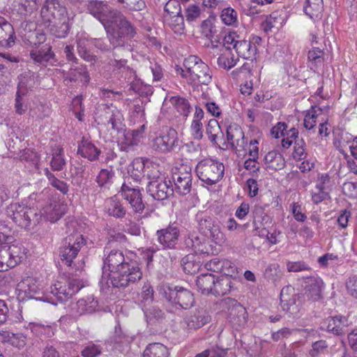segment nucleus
<instances>
[{"instance_id": "nucleus-1", "label": "nucleus", "mask_w": 357, "mask_h": 357, "mask_svg": "<svg viewBox=\"0 0 357 357\" xmlns=\"http://www.w3.org/2000/svg\"><path fill=\"white\" fill-rule=\"evenodd\" d=\"M86 8L87 12L102 24L114 47H125L136 36V27L107 1L90 0Z\"/></svg>"}, {"instance_id": "nucleus-2", "label": "nucleus", "mask_w": 357, "mask_h": 357, "mask_svg": "<svg viewBox=\"0 0 357 357\" xmlns=\"http://www.w3.org/2000/svg\"><path fill=\"white\" fill-rule=\"evenodd\" d=\"M142 278V272L137 262L132 259L119 271L105 273L104 277H101L100 285L102 291L107 293L110 287L125 288Z\"/></svg>"}, {"instance_id": "nucleus-3", "label": "nucleus", "mask_w": 357, "mask_h": 357, "mask_svg": "<svg viewBox=\"0 0 357 357\" xmlns=\"http://www.w3.org/2000/svg\"><path fill=\"white\" fill-rule=\"evenodd\" d=\"M183 68H177L176 73L193 86L208 85L212 82V72L199 57L190 55L183 61Z\"/></svg>"}, {"instance_id": "nucleus-4", "label": "nucleus", "mask_w": 357, "mask_h": 357, "mask_svg": "<svg viewBox=\"0 0 357 357\" xmlns=\"http://www.w3.org/2000/svg\"><path fill=\"white\" fill-rule=\"evenodd\" d=\"M6 214L16 225L24 229L29 228L32 224H38L42 220V215L37 208L17 203L10 204L6 208Z\"/></svg>"}, {"instance_id": "nucleus-5", "label": "nucleus", "mask_w": 357, "mask_h": 357, "mask_svg": "<svg viewBox=\"0 0 357 357\" xmlns=\"http://www.w3.org/2000/svg\"><path fill=\"white\" fill-rule=\"evenodd\" d=\"M198 178L204 183L212 185L220 181L224 176L225 166L222 162L207 158L201 160L195 167Z\"/></svg>"}, {"instance_id": "nucleus-6", "label": "nucleus", "mask_w": 357, "mask_h": 357, "mask_svg": "<svg viewBox=\"0 0 357 357\" xmlns=\"http://www.w3.org/2000/svg\"><path fill=\"white\" fill-rule=\"evenodd\" d=\"M65 237L59 248V257L61 261L68 266H72L73 260L77 256L81 248L85 245L86 241L82 234L77 231L70 232Z\"/></svg>"}, {"instance_id": "nucleus-7", "label": "nucleus", "mask_w": 357, "mask_h": 357, "mask_svg": "<svg viewBox=\"0 0 357 357\" xmlns=\"http://www.w3.org/2000/svg\"><path fill=\"white\" fill-rule=\"evenodd\" d=\"M86 285V281L77 277L61 278L50 287V293L59 301L65 302Z\"/></svg>"}, {"instance_id": "nucleus-8", "label": "nucleus", "mask_w": 357, "mask_h": 357, "mask_svg": "<svg viewBox=\"0 0 357 357\" xmlns=\"http://www.w3.org/2000/svg\"><path fill=\"white\" fill-rule=\"evenodd\" d=\"M27 249L20 243L5 244L0 250V271H7L26 259Z\"/></svg>"}, {"instance_id": "nucleus-9", "label": "nucleus", "mask_w": 357, "mask_h": 357, "mask_svg": "<svg viewBox=\"0 0 357 357\" xmlns=\"http://www.w3.org/2000/svg\"><path fill=\"white\" fill-rule=\"evenodd\" d=\"M223 45L227 50L234 49L238 56L244 59L254 60L257 53V47L250 40L242 39L236 32H229L223 38Z\"/></svg>"}, {"instance_id": "nucleus-10", "label": "nucleus", "mask_w": 357, "mask_h": 357, "mask_svg": "<svg viewBox=\"0 0 357 357\" xmlns=\"http://www.w3.org/2000/svg\"><path fill=\"white\" fill-rule=\"evenodd\" d=\"M177 132L172 128H163L152 140L151 147L157 152L167 153L172 152L178 146Z\"/></svg>"}, {"instance_id": "nucleus-11", "label": "nucleus", "mask_w": 357, "mask_h": 357, "mask_svg": "<svg viewBox=\"0 0 357 357\" xmlns=\"http://www.w3.org/2000/svg\"><path fill=\"white\" fill-rule=\"evenodd\" d=\"M131 259L130 257L125 255L121 250L105 248L102 277H104L105 273H109L123 268V266Z\"/></svg>"}, {"instance_id": "nucleus-12", "label": "nucleus", "mask_w": 357, "mask_h": 357, "mask_svg": "<svg viewBox=\"0 0 357 357\" xmlns=\"http://www.w3.org/2000/svg\"><path fill=\"white\" fill-rule=\"evenodd\" d=\"M172 178L175 186V191L179 195H185L190 192L192 186L191 167L182 164L172 169Z\"/></svg>"}, {"instance_id": "nucleus-13", "label": "nucleus", "mask_w": 357, "mask_h": 357, "mask_svg": "<svg viewBox=\"0 0 357 357\" xmlns=\"http://www.w3.org/2000/svg\"><path fill=\"white\" fill-rule=\"evenodd\" d=\"M119 193L129 203L135 213L140 215L143 213L145 205L142 201V192L139 188L124 183Z\"/></svg>"}, {"instance_id": "nucleus-14", "label": "nucleus", "mask_w": 357, "mask_h": 357, "mask_svg": "<svg viewBox=\"0 0 357 357\" xmlns=\"http://www.w3.org/2000/svg\"><path fill=\"white\" fill-rule=\"evenodd\" d=\"M144 125L136 130H124L118 140L119 150L127 153L133 151L144 138Z\"/></svg>"}, {"instance_id": "nucleus-15", "label": "nucleus", "mask_w": 357, "mask_h": 357, "mask_svg": "<svg viewBox=\"0 0 357 357\" xmlns=\"http://www.w3.org/2000/svg\"><path fill=\"white\" fill-rule=\"evenodd\" d=\"M41 17L47 26L51 25L54 20L68 16L67 9L61 5L59 0H46L41 8Z\"/></svg>"}, {"instance_id": "nucleus-16", "label": "nucleus", "mask_w": 357, "mask_h": 357, "mask_svg": "<svg viewBox=\"0 0 357 357\" xmlns=\"http://www.w3.org/2000/svg\"><path fill=\"white\" fill-rule=\"evenodd\" d=\"M165 294L169 301L178 305L183 309L190 308L195 303L193 294L183 287H176L174 289L168 288Z\"/></svg>"}, {"instance_id": "nucleus-17", "label": "nucleus", "mask_w": 357, "mask_h": 357, "mask_svg": "<svg viewBox=\"0 0 357 357\" xmlns=\"http://www.w3.org/2000/svg\"><path fill=\"white\" fill-rule=\"evenodd\" d=\"M66 212V205L60 202L57 195H52V199L50 200L43 208V212L38 213L46 220L54 222L59 220Z\"/></svg>"}, {"instance_id": "nucleus-18", "label": "nucleus", "mask_w": 357, "mask_h": 357, "mask_svg": "<svg viewBox=\"0 0 357 357\" xmlns=\"http://www.w3.org/2000/svg\"><path fill=\"white\" fill-rule=\"evenodd\" d=\"M287 126L284 122H278L271 130V135L273 137L278 139L284 137L282 139V146L284 149H288L292 144L294 141L298 137V131L294 128L287 130Z\"/></svg>"}, {"instance_id": "nucleus-19", "label": "nucleus", "mask_w": 357, "mask_h": 357, "mask_svg": "<svg viewBox=\"0 0 357 357\" xmlns=\"http://www.w3.org/2000/svg\"><path fill=\"white\" fill-rule=\"evenodd\" d=\"M227 142L236 151L246 150L248 142L241 128L236 123L230 124L227 128Z\"/></svg>"}, {"instance_id": "nucleus-20", "label": "nucleus", "mask_w": 357, "mask_h": 357, "mask_svg": "<svg viewBox=\"0 0 357 357\" xmlns=\"http://www.w3.org/2000/svg\"><path fill=\"white\" fill-rule=\"evenodd\" d=\"M170 181L159 180L158 181H149L147 184V192L157 200H165L173 195Z\"/></svg>"}, {"instance_id": "nucleus-21", "label": "nucleus", "mask_w": 357, "mask_h": 357, "mask_svg": "<svg viewBox=\"0 0 357 357\" xmlns=\"http://www.w3.org/2000/svg\"><path fill=\"white\" fill-rule=\"evenodd\" d=\"M158 241L164 249H174L178 243L179 229L174 225L157 231Z\"/></svg>"}, {"instance_id": "nucleus-22", "label": "nucleus", "mask_w": 357, "mask_h": 357, "mask_svg": "<svg viewBox=\"0 0 357 357\" xmlns=\"http://www.w3.org/2000/svg\"><path fill=\"white\" fill-rule=\"evenodd\" d=\"M30 57L33 63L43 66H47V63L54 61L55 54L49 44L35 46L30 50Z\"/></svg>"}, {"instance_id": "nucleus-23", "label": "nucleus", "mask_w": 357, "mask_h": 357, "mask_svg": "<svg viewBox=\"0 0 357 357\" xmlns=\"http://www.w3.org/2000/svg\"><path fill=\"white\" fill-rule=\"evenodd\" d=\"M347 319L343 316L330 317L321 323L320 328L340 335L345 333Z\"/></svg>"}, {"instance_id": "nucleus-24", "label": "nucleus", "mask_w": 357, "mask_h": 357, "mask_svg": "<svg viewBox=\"0 0 357 357\" xmlns=\"http://www.w3.org/2000/svg\"><path fill=\"white\" fill-rule=\"evenodd\" d=\"M252 225L256 234L259 237L267 235V230L264 226L271 222V218L264 212L263 207L255 206L252 211Z\"/></svg>"}, {"instance_id": "nucleus-25", "label": "nucleus", "mask_w": 357, "mask_h": 357, "mask_svg": "<svg viewBox=\"0 0 357 357\" xmlns=\"http://www.w3.org/2000/svg\"><path fill=\"white\" fill-rule=\"evenodd\" d=\"M101 123L111 126V129L119 132L122 130L123 115L116 108L107 107L101 116Z\"/></svg>"}, {"instance_id": "nucleus-26", "label": "nucleus", "mask_w": 357, "mask_h": 357, "mask_svg": "<svg viewBox=\"0 0 357 357\" xmlns=\"http://www.w3.org/2000/svg\"><path fill=\"white\" fill-rule=\"evenodd\" d=\"M72 63L71 67L67 72H63L64 81L74 82L80 80L84 83H88L90 80V76L85 65Z\"/></svg>"}, {"instance_id": "nucleus-27", "label": "nucleus", "mask_w": 357, "mask_h": 357, "mask_svg": "<svg viewBox=\"0 0 357 357\" xmlns=\"http://www.w3.org/2000/svg\"><path fill=\"white\" fill-rule=\"evenodd\" d=\"M330 177L327 174H318L315 190H314V203L318 204L329 198Z\"/></svg>"}, {"instance_id": "nucleus-28", "label": "nucleus", "mask_w": 357, "mask_h": 357, "mask_svg": "<svg viewBox=\"0 0 357 357\" xmlns=\"http://www.w3.org/2000/svg\"><path fill=\"white\" fill-rule=\"evenodd\" d=\"M209 321L210 317L203 310H195L191 312L184 319L187 328L190 330L200 328Z\"/></svg>"}, {"instance_id": "nucleus-29", "label": "nucleus", "mask_w": 357, "mask_h": 357, "mask_svg": "<svg viewBox=\"0 0 357 357\" xmlns=\"http://www.w3.org/2000/svg\"><path fill=\"white\" fill-rule=\"evenodd\" d=\"M100 153L101 151L88 139L83 137L78 144L77 154L90 161L98 160Z\"/></svg>"}, {"instance_id": "nucleus-30", "label": "nucleus", "mask_w": 357, "mask_h": 357, "mask_svg": "<svg viewBox=\"0 0 357 357\" xmlns=\"http://www.w3.org/2000/svg\"><path fill=\"white\" fill-rule=\"evenodd\" d=\"M17 93L18 96H25L36 84V76L31 71H26L18 76Z\"/></svg>"}, {"instance_id": "nucleus-31", "label": "nucleus", "mask_w": 357, "mask_h": 357, "mask_svg": "<svg viewBox=\"0 0 357 357\" xmlns=\"http://www.w3.org/2000/svg\"><path fill=\"white\" fill-rule=\"evenodd\" d=\"M15 42V31L12 24L0 15V43L11 46Z\"/></svg>"}, {"instance_id": "nucleus-32", "label": "nucleus", "mask_w": 357, "mask_h": 357, "mask_svg": "<svg viewBox=\"0 0 357 357\" xmlns=\"http://www.w3.org/2000/svg\"><path fill=\"white\" fill-rule=\"evenodd\" d=\"M264 162L266 169L274 170L280 169L284 165L282 155L275 150L271 151L265 155Z\"/></svg>"}, {"instance_id": "nucleus-33", "label": "nucleus", "mask_w": 357, "mask_h": 357, "mask_svg": "<svg viewBox=\"0 0 357 357\" xmlns=\"http://www.w3.org/2000/svg\"><path fill=\"white\" fill-rule=\"evenodd\" d=\"M50 165L51 167V169L54 172H59L65 168L66 161L64 158L63 148L58 146L52 149Z\"/></svg>"}, {"instance_id": "nucleus-34", "label": "nucleus", "mask_w": 357, "mask_h": 357, "mask_svg": "<svg viewBox=\"0 0 357 357\" xmlns=\"http://www.w3.org/2000/svg\"><path fill=\"white\" fill-rule=\"evenodd\" d=\"M215 279V275L213 274H202L196 280L198 290L203 294H213Z\"/></svg>"}, {"instance_id": "nucleus-35", "label": "nucleus", "mask_w": 357, "mask_h": 357, "mask_svg": "<svg viewBox=\"0 0 357 357\" xmlns=\"http://www.w3.org/2000/svg\"><path fill=\"white\" fill-rule=\"evenodd\" d=\"M89 45H91V38H88L83 35L77 36V49L80 57L87 62L96 61V56L91 54L87 50Z\"/></svg>"}, {"instance_id": "nucleus-36", "label": "nucleus", "mask_w": 357, "mask_h": 357, "mask_svg": "<svg viewBox=\"0 0 357 357\" xmlns=\"http://www.w3.org/2000/svg\"><path fill=\"white\" fill-rule=\"evenodd\" d=\"M52 23L50 31L52 34L57 38H65L67 36L70 29L68 16L54 20Z\"/></svg>"}, {"instance_id": "nucleus-37", "label": "nucleus", "mask_w": 357, "mask_h": 357, "mask_svg": "<svg viewBox=\"0 0 357 357\" xmlns=\"http://www.w3.org/2000/svg\"><path fill=\"white\" fill-rule=\"evenodd\" d=\"M233 287L232 280L228 276H221L215 279L213 294L215 296H224L230 292Z\"/></svg>"}, {"instance_id": "nucleus-38", "label": "nucleus", "mask_w": 357, "mask_h": 357, "mask_svg": "<svg viewBox=\"0 0 357 357\" xmlns=\"http://www.w3.org/2000/svg\"><path fill=\"white\" fill-rule=\"evenodd\" d=\"M353 135L344 131H340L335 135L333 139V145L335 149L347 159L349 155L344 150V147L351 142Z\"/></svg>"}, {"instance_id": "nucleus-39", "label": "nucleus", "mask_w": 357, "mask_h": 357, "mask_svg": "<svg viewBox=\"0 0 357 357\" xmlns=\"http://www.w3.org/2000/svg\"><path fill=\"white\" fill-rule=\"evenodd\" d=\"M109 65L112 68V73L114 77H116L119 79H121L124 73L133 75V70L127 65V60L126 59L111 60Z\"/></svg>"}, {"instance_id": "nucleus-40", "label": "nucleus", "mask_w": 357, "mask_h": 357, "mask_svg": "<svg viewBox=\"0 0 357 357\" xmlns=\"http://www.w3.org/2000/svg\"><path fill=\"white\" fill-rule=\"evenodd\" d=\"M98 305V301L93 296H88L86 298L80 299L76 303L77 313L79 314L92 313L96 310Z\"/></svg>"}, {"instance_id": "nucleus-41", "label": "nucleus", "mask_w": 357, "mask_h": 357, "mask_svg": "<svg viewBox=\"0 0 357 357\" xmlns=\"http://www.w3.org/2000/svg\"><path fill=\"white\" fill-rule=\"evenodd\" d=\"M183 271L188 274H195L200 268L199 261H197L195 255L189 254L183 257L181 261Z\"/></svg>"}, {"instance_id": "nucleus-42", "label": "nucleus", "mask_w": 357, "mask_h": 357, "mask_svg": "<svg viewBox=\"0 0 357 357\" xmlns=\"http://www.w3.org/2000/svg\"><path fill=\"white\" fill-rule=\"evenodd\" d=\"M146 165L142 158L135 159L128 169V174L135 181H139L145 175Z\"/></svg>"}, {"instance_id": "nucleus-43", "label": "nucleus", "mask_w": 357, "mask_h": 357, "mask_svg": "<svg viewBox=\"0 0 357 357\" xmlns=\"http://www.w3.org/2000/svg\"><path fill=\"white\" fill-rule=\"evenodd\" d=\"M168 349L160 343L149 344L144 351L143 357H168Z\"/></svg>"}, {"instance_id": "nucleus-44", "label": "nucleus", "mask_w": 357, "mask_h": 357, "mask_svg": "<svg viewBox=\"0 0 357 357\" xmlns=\"http://www.w3.org/2000/svg\"><path fill=\"white\" fill-rule=\"evenodd\" d=\"M44 174L46 176L49 183L57 190L60 191L63 195H66L69 190V185L59 178L48 169H44Z\"/></svg>"}, {"instance_id": "nucleus-45", "label": "nucleus", "mask_w": 357, "mask_h": 357, "mask_svg": "<svg viewBox=\"0 0 357 357\" xmlns=\"http://www.w3.org/2000/svg\"><path fill=\"white\" fill-rule=\"evenodd\" d=\"M196 220L198 225L199 230L208 234V231L216 224L215 221L204 212H199L196 215Z\"/></svg>"}, {"instance_id": "nucleus-46", "label": "nucleus", "mask_w": 357, "mask_h": 357, "mask_svg": "<svg viewBox=\"0 0 357 357\" xmlns=\"http://www.w3.org/2000/svg\"><path fill=\"white\" fill-rule=\"evenodd\" d=\"M107 212L109 215L117 218H123L126 215V209L114 197L111 198L107 202Z\"/></svg>"}, {"instance_id": "nucleus-47", "label": "nucleus", "mask_w": 357, "mask_h": 357, "mask_svg": "<svg viewBox=\"0 0 357 357\" xmlns=\"http://www.w3.org/2000/svg\"><path fill=\"white\" fill-rule=\"evenodd\" d=\"M324 283L319 277H314V307L319 308L324 304Z\"/></svg>"}, {"instance_id": "nucleus-48", "label": "nucleus", "mask_w": 357, "mask_h": 357, "mask_svg": "<svg viewBox=\"0 0 357 357\" xmlns=\"http://www.w3.org/2000/svg\"><path fill=\"white\" fill-rule=\"evenodd\" d=\"M165 20L171 29L176 33H182L184 30V19L181 13L172 16L165 15Z\"/></svg>"}, {"instance_id": "nucleus-49", "label": "nucleus", "mask_w": 357, "mask_h": 357, "mask_svg": "<svg viewBox=\"0 0 357 357\" xmlns=\"http://www.w3.org/2000/svg\"><path fill=\"white\" fill-rule=\"evenodd\" d=\"M114 176V173L112 170L102 169L99 172L96 181L100 187L109 188L112 183Z\"/></svg>"}, {"instance_id": "nucleus-50", "label": "nucleus", "mask_w": 357, "mask_h": 357, "mask_svg": "<svg viewBox=\"0 0 357 357\" xmlns=\"http://www.w3.org/2000/svg\"><path fill=\"white\" fill-rule=\"evenodd\" d=\"M171 102L176 109L183 116H187L190 112V106L188 101L181 97H173Z\"/></svg>"}, {"instance_id": "nucleus-51", "label": "nucleus", "mask_w": 357, "mask_h": 357, "mask_svg": "<svg viewBox=\"0 0 357 357\" xmlns=\"http://www.w3.org/2000/svg\"><path fill=\"white\" fill-rule=\"evenodd\" d=\"M206 133L208 135L209 140L215 144L218 134L221 133L220 126H219L217 120L211 119L208 121L206 128Z\"/></svg>"}, {"instance_id": "nucleus-52", "label": "nucleus", "mask_w": 357, "mask_h": 357, "mask_svg": "<svg viewBox=\"0 0 357 357\" xmlns=\"http://www.w3.org/2000/svg\"><path fill=\"white\" fill-rule=\"evenodd\" d=\"M201 31L206 38L211 40V43L213 44V38H215L217 30L212 20L207 19L202 22Z\"/></svg>"}, {"instance_id": "nucleus-53", "label": "nucleus", "mask_w": 357, "mask_h": 357, "mask_svg": "<svg viewBox=\"0 0 357 357\" xmlns=\"http://www.w3.org/2000/svg\"><path fill=\"white\" fill-rule=\"evenodd\" d=\"M237 61L238 59L233 54L227 52L221 54L218 58V64L219 67L229 70L236 64Z\"/></svg>"}, {"instance_id": "nucleus-54", "label": "nucleus", "mask_w": 357, "mask_h": 357, "mask_svg": "<svg viewBox=\"0 0 357 357\" xmlns=\"http://www.w3.org/2000/svg\"><path fill=\"white\" fill-rule=\"evenodd\" d=\"M220 17L223 23L228 26L234 25L237 22V13L231 7L224 8Z\"/></svg>"}, {"instance_id": "nucleus-55", "label": "nucleus", "mask_w": 357, "mask_h": 357, "mask_svg": "<svg viewBox=\"0 0 357 357\" xmlns=\"http://www.w3.org/2000/svg\"><path fill=\"white\" fill-rule=\"evenodd\" d=\"M220 268V272L223 274L222 276H228L231 278L237 274V268L235 264L228 259L222 260Z\"/></svg>"}, {"instance_id": "nucleus-56", "label": "nucleus", "mask_w": 357, "mask_h": 357, "mask_svg": "<svg viewBox=\"0 0 357 357\" xmlns=\"http://www.w3.org/2000/svg\"><path fill=\"white\" fill-rule=\"evenodd\" d=\"M186 20L188 22L197 20L201 15V9L199 6L190 4L185 10Z\"/></svg>"}, {"instance_id": "nucleus-57", "label": "nucleus", "mask_w": 357, "mask_h": 357, "mask_svg": "<svg viewBox=\"0 0 357 357\" xmlns=\"http://www.w3.org/2000/svg\"><path fill=\"white\" fill-rule=\"evenodd\" d=\"M146 173L149 181H158L159 180H165L161 174L158 167L156 165H148L146 168Z\"/></svg>"}, {"instance_id": "nucleus-58", "label": "nucleus", "mask_w": 357, "mask_h": 357, "mask_svg": "<svg viewBox=\"0 0 357 357\" xmlns=\"http://www.w3.org/2000/svg\"><path fill=\"white\" fill-rule=\"evenodd\" d=\"M127 341V337L123 333L121 328L119 326H116L114 335L109 338V342L116 345V347H120Z\"/></svg>"}, {"instance_id": "nucleus-59", "label": "nucleus", "mask_w": 357, "mask_h": 357, "mask_svg": "<svg viewBox=\"0 0 357 357\" xmlns=\"http://www.w3.org/2000/svg\"><path fill=\"white\" fill-rule=\"evenodd\" d=\"M24 283L27 286V289H25V292L29 294V296L33 297L36 294H38L42 290L41 285L38 283L36 280L33 278H28L25 280Z\"/></svg>"}, {"instance_id": "nucleus-60", "label": "nucleus", "mask_w": 357, "mask_h": 357, "mask_svg": "<svg viewBox=\"0 0 357 357\" xmlns=\"http://www.w3.org/2000/svg\"><path fill=\"white\" fill-rule=\"evenodd\" d=\"M287 269L288 272H301L310 271V267L303 261H287Z\"/></svg>"}, {"instance_id": "nucleus-61", "label": "nucleus", "mask_w": 357, "mask_h": 357, "mask_svg": "<svg viewBox=\"0 0 357 357\" xmlns=\"http://www.w3.org/2000/svg\"><path fill=\"white\" fill-rule=\"evenodd\" d=\"M143 310L149 322L153 321L154 319H158L162 317V311L155 306L149 308L146 307L143 309Z\"/></svg>"}, {"instance_id": "nucleus-62", "label": "nucleus", "mask_w": 357, "mask_h": 357, "mask_svg": "<svg viewBox=\"0 0 357 357\" xmlns=\"http://www.w3.org/2000/svg\"><path fill=\"white\" fill-rule=\"evenodd\" d=\"M20 158L21 160L30 162L33 163V165H35L36 167H37L38 162L39 161V157H38L37 153H36L35 151L30 150V149L24 150L21 153V154L20 155Z\"/></svg>"}, {"instance_id": "nucleus-63", "label": "nucleus", "mask_w": 357, "mask_h": 357, "mask_svg": "<svg viewBox=\"0 0 357 357\" xmlns=\"http://www.w3.org/2000/svg\"><path fill=\"white\" fill-rule=\"evenodd\" d=\"M165 12L167 13L166 15L172 16L176 14H180L181 6L176 0H169L164 8Z\"/></svg>"}, {"instance_id": "nucleus-64", "label": "nucleus", "mask_w": 357, "mask_h": 357, "mask_svg": "<svg viewBox=\"0 0 357 357\" xmlns=\"http://www.w3.org/2000/svg\"><path fill=\"white\" fill-rule=\"evenodd\" d=\"M346 287L349 295L357 298V276L350 277L346 282Z\"/></svg>"}]
</instances>
